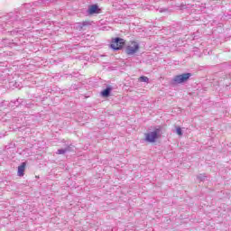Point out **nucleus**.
<instances>
[{"instance_id": "7ed1b4c3", "label": "nucleus", "mask_w": 231, "mask_h": 231, "mask_svg": "<svg viewBox=\"0 0 231 231\" xmlns=\"http://www.w3.org/2000/svg\"><path fill=\"white\" fill-rule=\"evenodd\" d=\"M125 46V40L122 38H114L111 41L110 48L112 50H115L116 51H118L122 50Z\"/></svg>"}, {"instance_id": "1a4fd4ad", "label": "nucleus", "mask_w": 231, "mask_h": 231, "mask_svg": "<svg viewBox=\"0 0 231 231\" xmlns=\"http://www.w3.org/2000/svg\"><path fill=\"white\" fill-rule=\"evenodd\" d=\"M140 82H149V78L145 77V76H141L139 78Z\"/></svg>"}, {"instance_id": "f257e3e1", "label": "nucleus", "mask_w": 231, "mask_h": 231, "mask_svg": "<svg viewBox=\"0 0 231 231\" xmlns=\"http://www.w3.org/2000/svg\"><path fill=\"white\" fill-rule=\"evenodd\" d=\"M140 51V43L137 41H130L125 45L126 55H136Z\"/></svg>"}, {"instance_id": "f03ea898", "label": "nucleus", "mask_w": 231, "mask_h": 231, "mask_svg": "<svg viewBox=\"0 0 231 231\" xmlns=\"http://www.w3.org/2000/svg\"><path fill=\"white\" fill-rule=\"evenodd\" d=\"M160 128L155 129L153 132H149L144 134L145 142H148V143H154L158 138H160Z\"/></svg>"}, {"instance_id": "20e7f679", "label": "nucleus", "mask_w": 231, "mask_h": 231, "mask_svg": "<svg viewBox=\"0 0 231 231\" xmlns=\"http://www.w3.org/2000/svg\"><path fill=\"white\" fill-rule=\"evenodd\" d=\"M190 77H192V74L190 73L177 75L173 78L172 82L173 84H183V82H187Z\"/></svg>"}, {"instance_id": "6e6552de", "label": "nucleus", "mask_w": 231, "mask_h": 231, "mask_svg": "<svg viewBox=\"0 0 231 231\" xmlns=\"http://www.w3.org/2000/svg\"><path fill=\"white\" fill-rule=\"evenodd\" d=\"M176 134H177L179 136H182V135H183V132H181V127L176 126Z\"/></svg>"}, {"instance_id": "39448f33", "label": "nucleus", "mask_w": 231, "mask_h": 231, "mask_svg": "<svg viewBox=\"0 0 231 231\" xmlns=\"http://www.w3.org/2000/svg\"><path fill=\"white\" fill-rule=\"evenodd\" d=\"M24 171H26V162H22L20 166H18L17 174L20 177L24 176Z\"/></svg>"}, {"instance_id": "423d86ee", "label": "nucleus", "mask_w": 231, "mask_h": 231, "mask_svg": "<svg viewBox=\"0 0 231 231\" xmlns=\"http://www.w3.org/2000/svg\"><path fill=\"white\" fill-rule=\"evenodd\" d=\"M99 13H100V9H98V5H93L89 6L88 14H90V15H93V14H99Z\"/></svg>"}, {"instance_id": "9d476101", "label": "nucleus", "mask_w": 231, "mask_h": 231, "mask_svg": "<svg viewBox=\"0 0 231 231\" xmlns=\"http://www.w3.org/2000/svg\"><path fill=\"white\" fill-rule=\"evenodd\" d=\"M57 154H66V150L60 149V150H58Z\"/></svg>"}, {"instance_id": "0eeeda50", "label": "nucleus", "mask_w": 231, "mask_h": 231, "mask_svg": "<svg viewBox=\"0 0 231 231\" xmlns=\"http://www.w3.org/2000/svg\"><path fill=\"white\" fill-rule=\"evenodd\" d=\"M111 93V88H106L105 90L101 92L102 97H107Z\"/></svg>"}]
</instances>
